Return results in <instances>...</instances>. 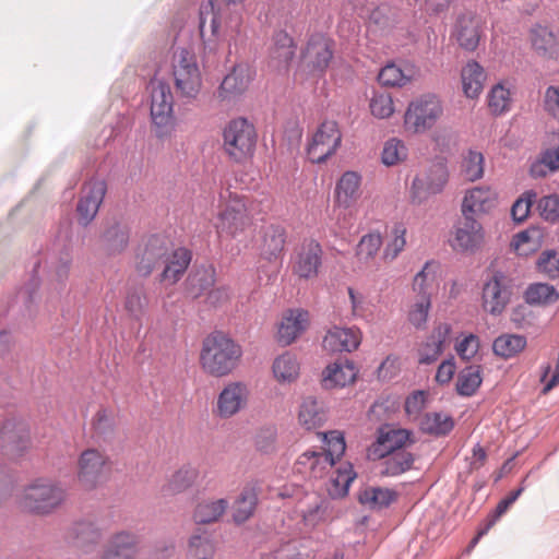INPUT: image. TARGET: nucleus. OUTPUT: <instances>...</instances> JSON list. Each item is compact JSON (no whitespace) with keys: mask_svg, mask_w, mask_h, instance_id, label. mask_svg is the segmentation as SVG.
Wrapping results in <instances>:
<instances>
[{"mask_svg":"<svg viewBox=\"0 0 559 559\" xmlns=\"http://www.w3.org/2000/svg\"><path fill=\"white\" fill-rule=\"evenodd\" d=\"M442 112L439 98L433 94L413 100L404 115V126L414 133H423L432 128Z\"/></svg>","mask_w":559,"mask_h":559,"instance_id":"7","label":"nucleus"},{"mask_svg":"<svg viewBox=\"0 0 559 559\" xmlns=\"http://www.w3.org/2000/svg\"><path fill=\"white\" fill-rule=\"evenodd\" d=\"M139 542L140 537L138 534L129 531H120L110 537L108 545L135 558L138 555Z\"/></svg>","mask_w":559,"mask_h":559,"instance_id":"50","label":"nucleus"},{"mask_svg":"<svg viewBox=\"0 0 559 559\" xmlns=\"http://www.w3.org/2000/svg\"><path fill=\"white\" fill-rule=\"evenodd\" d=\"M322 247L317 240L305 241L296 254L293 264L294 274L305 280L316 277L322 264Z\"/></svg>","mask_w":559,"mask_h":559,"instance_id":"19","label":"nucleus"},{"mask_svg":"<svg viewBox=\"0 0 559 559\" xmlns=\"http://www.w3.org/2000/svg\"><path fill=\"white\" fill-rule=\"evenodd\" d=\"M114 417L107 412V409L103 408L96 413L93 419V428L98 437L104 440L110 438L114 432Z\"/></svg>","mask_w":559,"mask_h":559,"instance_id":"61","label":"nucleus"},{"mask_svg":"<svg viewBox=\"0 0 559 559\" xmlns=\"http://www.w3.org/2000/svg\"><path fill=\"white\" fill-rule=\"evenodd\" d=\"M481 382V367L479 365L467 366L459 372L456 392L461 396L469 397L476 393Z\"/></svg>","mask_w":559,"mask_h":559,"instance_id":"43","label":"nucleus"},{"mask_svg":"<svg viewBox=\"0 0 559 559\" xmlns=\"http://www.w3.org/2000/svg\"><path fill=\"white\" fill-rule=\"evenodd\" d=\"M406 157V147L403 141L392 138L383 146L381 159L386 166H393Z\"/></svg>","mask_w":559,"mask_h":559,"instance_id":"57","label":"nucleus"},{"mask_svg":"<svg viewBox=\"0 0 559 559\" xmlns=\"http://www.w3.org/2000/svg\"><path fill=\"white\" fill-rule=\"evenodd\" d=\"M224 150L237 163L253 155L257 144L254 126L246 118H236L228 122L223 132Z\"/></svg>","mask_w":559,"mask_h":559,"instance_id":"4","label":"nucleus"},{"mask_svg":"<svg viewBox=\"0 0 559 559\" xmlns=\"http://www.w3.org/2000/svg\"><path fill=\"white\" fill-rule=\"evenodd\" d=\"M378 459L380 460L378 465L379 475L382 477H396L413 469L416 455L408 449H402Z\"/></svg>","mask_w":559,"mask_h":559,"instance_id":"28","label":"nucleus"},{"mask_svg":"<svg viewBox=\"0 0 559 559\" xmlns=\"http://www.w3.org/2000/svg\"><path fill=\"white\" fill-rule=\"evenodd\" d=\"M492 192L490 189L473 188L466 192L462 202V215L475 217L477 213L487 212L492 205Z\"/></svg>","mask_w":559,"mask_h":559,"instance_id":"37","label":"nucleus"},{"mask_svg":"<svg viewBox=\"0 0 559 559\" xmlns=\"http://www.w3.org/2000/svg\"><path fill=\"white\" fill-rule=\"evenodd\" d=\"M130 226L127 223L115 221L105 227L100 235V241L110 255L123 252L130 241Z\"/></svg>","mask_w":559,"mask_h":559,"instance_id":"29","label":"nucleus"},{"mask_svg":"<svg viewBox=\"0 0 559 559\" xmlns=\"http://www.w3.org/2000/svg\"><path fill=\"white\" fill-rule=\"evenodd\" d=\"M531 40L534 49L543 55L550 52L556 46V37L552 32L542 25H537L532 29Z\"/></svg>","mask_w":559,"mask_h":559,"instance_id":"55","label":"nucleus"},{"mask_svg":"<svg viewBox=\"0 0 559 559\" xmlns=\"http://www.w3.org/2000/svg\"><path fill=\"white\" fill-rule=\"evenodd\" d=\"M39 265V262L34 264L29 280L17 290L15 296L13 307H19L24 317L32 318L37 311L38 290L41 284L38 275Z\"/></svg>","mask_w":559,"mask_h":559,"instance_id":"26","label":"nucleus"},{"mask_svg":"<svg viewBox=\"0 0 559 559\" xmlns=\"http://www.w3.org/2000/svg\"><path fill=\"white\" fill-rule=\"evenodd\" d=\"M151 119L154 134L158 139L168 138L175 127L173 93L163 81H151Z\"/></svg>","mask_w":559,"mask_h":559,"instance_id":"5","label":"nucleus"},{"mask_svg":"<svg viewBox=\"0 0 559 559\" xmlns=\"http://www.w3.org/2000/svg\"><path fill=\"white\" fill-rule=\"evenodd\" d=\"M296 44L285 31L273 36V45L269 53V66L278 73H286L296 55Z\"/></svg>","mask_w":559,"mask_h":559,"instance_id":"20","label":"nucleus"},{"mask_svg":"<svg viewBox=\"0 0 559 559\" xmlns=\"http://www.w3.org/2000/svg\"><path fill=\"white\" fill-rule=\"evenodd\" d=\"M171 67L177 93L186 98H195L202 83L195 55L188 48L178 47L173 52Z\"/></svg>","mask_w":559,"mask_h":559,"instance_id":"3","label":"nucleus"},{"mask_svg":"<svg viewBox=\"0 0 559 559\" xmlns=\"http://www.w3.org/2000/svg\"><path fill=\"white\" fill-rule=\"evenodd\" d=\"M484 155L475 150H469L462 163V171L469 181H476L484 176Z\"/></svg>","mask_w":559,"mask_h":559,"instance_id":"51","label":"nucleus"},{"mask_svg":"<svg viewBox=\"0 0 559 559\" xmlns=\"http://www.w3.org/2000/svg\"><path fill=\"white\" fill-rule=\"evenodd\" d=\"M451 332V326L447 323L440 324L435 329L429 342H427L425 348L419 354L420 365H430L435 362L443 352V346Z\"/></svg>","mask_w":559,"mask_h":559,"instance_id":"38","label":"nucleus"},{"mask_svg":"<svg viewBox=\"0 0 559 559\" xmlns=\"http://www.w3.org/2000/svg\"><path fill=\"white\" fill-rule=\"evenodd\" d=\"M412 81V76L406 74L395 63L390 62L385 64L378 74V82L382 86L402 87Z\"/></svg>","mask_w":559,"mask_h":559,"instance_id":"48","label":"nucleus"},{"mask_svg":"<svg viewBox=\"0 0 559 559\" xmlns=\"http://www.w3.org/2000/svg\"><path fill=\"white\" fill-rule=\"evenodd\" d=\"M361 177L353 170L345 171L335 187V201L340 206L350 207L360 197Z\"/></svg>","mask_w":559,"mask_h":559,"instance_id":"32","label":"nucleus"},{"mask_svg":"<svg viewBox=\"0 0 559 559\" xmlns=\"http://www.w3.org/2000/svg\"><path fill=\"white\" fill-rule=\"evenodd\" d=\"M369 22L383 31L393 25L395 13L389 4L383 3L370 12Z\"/></svg>","mask_w":559,"mask_h":559,"instance_id":"59","label":"nucleus"},{"mask_svg":"<svg viewBox=\"0 0 559 559\" xmlns=\"http://www.w3.org/2000/svg\"><path fill=\"white\" fill-rule=\"evenodd\" d=\"M484 238L481 224L473 216L463 215L454 226L451 246L459 252H475Z\"/></svg>","mask_w":559,"mask_h":559,"instance_id":"18","label":"nucleus"},{"mask_svg":"<svg viewBox=\"0 0 559 559\" xmlns=\"http://www.w3.org/2000/svg\"><path fill=\"white\" fill-rule=\"evenodd\" d=\"M360 341L358 329L333 326L326 332L322 345L325 350L331 353H350L358 348Z\"/></svg>","mask_w":559,"mask_h":559,"instance_id":"24","label":"nucleus"},{"mask_svg":"<svg viewBox=\"0 0 559 559\" xmlns=\"http://www.w3.org/2000/svg\"><path fill=\"white\" fill-rule=\"evenodd\" d=\"M415 442L411 430L385 425L378 428L377 438L370 451L374 457H380L402 449H408Z\"/></svg>","mask_w":559,"mask_h":559,"instance_id":"16","label":"nucleus"},{"mask_svg":"<svg viewBox=\"0 0 559 559\" xmlns=\"http://www.w3.org/2000/svg\"><path fill=\"white\" fill-rule=\"evenodd\" d=\"M192 259L191 251L186 248L173 249L169 246V255L167 261L162 265L163 271L158 275L159 283L166 285L176 284L183 273L187 271Z\"/></svg>","mask_w":559,"mask_h":559,"instance_id":"25","label":"nucleus"},{"mask_svg":"<svg viewBox=\"0 0 559 559\" xmlns=\"http://www.w3.org/2000/svg\"><path fill=\"white\" fill-rule=\"evenodd\" d=\"M254 76V71L245 63H238L233 67L229 73L223 79L216 97L221 102H231L238 99L246 93Z\"/></svg>","mask_w":559,"mask_h":559,"instance_id":"17","label":"nucleus"},{"mask_svg":"<svg viewBox=\"0 0 559 559\" xmlns=\"http://www.w3.org/2000/svg\"><path fill=\"white\" fill-rule=\"evenodd\" d=\"M215 545L209 536L193 535L189 539L191 559H213Z\"/></svg>","mask_w":559,"mask_h":559,"instance_id":"54","label":"nucleus"},{"mask_svg":"<svg viewBox=\"0 0 559 559\" xmlns=\"http://www.w3.org/2000/svg\"><path fill=\"white\" fill-rule=\"evenodd\" d=\"M107 193V182L100 178H92L84 183L76 204L78 222L88 226L96 217Z\"/></svg>","mask_w":559,"mask_h":559,"instance_id":"14","label":"nucleus"},{"mask_svg":"<svg viewBox=\"0 0 559 559\" xmlns=\"http://www.w3.org/2000/svg\"><path fill=\"white\" fill-rule=\"evenodd\" d=\"M382 245L381 235L378 233H370L365 235L358 246H357V254L365 260L373 258L379 251Z\"/></svg>","mask_w":559,"mask_h":559,"instance_id":"60","label":"nucleus"},{"mask_svg":"<svg viewBox=\"0 0 559 559\" xmlns=\"http://www.w3.org/2000/svg\"><path fill=\"white\" fill-rule=\"evenodd\" d=\"M273 373L281 381H292L299 373V364L293 355L283 354L274 360Z\"/></svg>","mask_w":559,"mask_h":559,"instance_id":"47","label":"nucleus"},{"mask_svg":"<svg viewBox=\"0 0 559 559\" xmlns=\"http://www.w3.org/2000/svg\"><path fill=\"white\" fill-rule=\"evenodd\" d=\"M66 497L67 489L60 481L39 477L23 488L17 503L24 512L48 515L64 502Z\"/></svg>","mask_w":559,"mask_h":559,"instance_id":"2","label":"nucleus"},{"mask_svg":"<svg viewBox=\"0 0 559 559\" xmlns=\"http://www.w3.org/2000/svg\"><path fill=\"white\" fill-rule=\"evenodd\" d=\"M247 399V386L240 382L226 385L217 399V412L221 417H230L240 411Z\"/></svg>","mask_w":559,"mask_h":559,"instance_id":"30","label":"nucleus"},{"mask_svg":"<svg viewBox=\"0 0 559 559\" xmlns=\"http://www.w3.org/2000/svg\"><path fill=\"white\" fill-rule=\"evenodd\" d=\"M524 298L531 306H547L559 300V293L552 285L534 283L526 288Z\"/></svg>","mask_w":559,"mask_h":559,"instance_id":"45","label":"nucleus"},{"mask_svg":"<svg viewBox=\"0 0 559 559\" xmlns=\"http://www.w3.org/2000/svg\"><path fill=\"white\" fill-rule=\"evenodd\" d=\"M215 283V270L212 266L202 265L193 270L187 281L188 295L195 299L213 287Z\"/></svg>","mask_w":559,"mask_h":559,"instance_id":"36","label":"nucleus"},{"mask_svg":"<svg viewBox=\"0 0 559 559\" xmlns=\"http://www.w3.org/2000/svg\"><path fill=\"white\" fill-rule=\"evenodd\" d=\"M109 471L108 457L98 450L87 449L80 455L78 478L85 489H95L105 481Z\"/></svg>","mask_w":559,"mask_h":559,"instance_id":"15","label":"nucleus"},{"mask_svg":"<svg viewBox=\"0 0 559 559\" xmlns=\"http://www.w3.org/2000/svg\"><path fill=\"white\" fill-rule=\"evenodd\" d=\"M454 36L459 45L467 50L474 51L480 40V20L473 12H464L456 19Z\"/></svg>","mask_w":559,"mask_h":559,"instance_id":"23","label":"nucleus"},{"mask_svg":"<svg viewBox=\"0 0 559 559\" xmlns=\"http://www.w3.org/2000/svg\"><path fill=\"white\" fill-rule=\"evenodd\" d=\"M29 448L28 424L22 418H7L0 427V451L13 460H19Z\"/></svg>","mask_w":559,"mask_h":559,"instance_id":"8","label":"nucleus"},{"mask_svg":"<svg viewBox=\"0 0 559 559\" xmlns=\"http://www.w3.org/2000/svg\"><path fill=\"white\" fill-rule=\"evenodd\" d=\"M324 441L328 444V449L324 451H306L299 455L297 460L298 465L308 467L312 472H322L328 466L332 467L336 460H338L345 452L346 443L344 437L334 431L324 433Z\"/></svg>","mask_w":559,"mask_h":559,"instance_id":"12","label":"nucleus"},{"mask_svg":"<svg viewBox=\"0 0 559 559\" xmlns=\"http://www.w3.org/2000/svg\"><path fill=\"white\" fill-rule=\"evenodd\" d=\"M357 370L352 360L344 358L328 365L322 372V385L325 389L344 388L355 381Z\"/></svg>","mask_w":559,"mask_h":559,"instance_id":"27","label":"nucleus"},{"mask_svg":"<svg viewBox=\"0 0 559 559\" xmlns=\"http://www.w3.org/2000/svg\"><path fill=\"white\" fill-rule=\"evenodd\" d=\"M286 242V231L281 225H270L263 230L262 255L272 261L277 258L284 250Z\"/></svg>","mask_w":559,"mask_h":559,"instance_id":"39","label":"nucleus"},{"mask_svg":"<svg viewBox=\"0 0 559 559\" xmlns=\"http://www.w3.org/2000/svg\"><path fill=\"white\" fill-rule=\"evenodd\" d=\"M513 295V280L502 271H495L481 293L483 307L492 316H500Z\"/></svg>","mask_w":559,"mask_h":559,"instance_id":"9","label":"nucleus"},{"mask_svg":"<svg viewBox=\"0 0 559 559\" xmlns=\"http://www.w3.org/2000/svg\"><path fill=\"white\" fill-rule=\"evenodd\" d=\"M197 477L198 469L191 465H185L171 476L167 490L171 493L182 492L192 486Z\"/></svg>","mask_w":559,"mask_h":559,"instance_id":"49","label":"nucleus"},{"mask_svg":"<svg viewBox=\"0 0 559 559\" xmlns=\"http://www.w3.org/2000/svg\"><path fill=\"white\" fill-rule=\"evenodd\" d=\"M430 305V298L425 297L413 306L408 313V320L415 328L419 329L426 324Z\"/></svg>","mask_w":559,"mask_h":559,"instance_id":"64","label":"nucleus"},{"mask_svg":"<svg viewBox=\"0 0 559 559\" xmlns=\"http://www.w3.org/2000/svg\"><path fill=\"white\" fill-rule=\"evenodd\" d=\"M371 114L380 119L389 118L394 112L393 99L388 93L374 92L370 99Z\"/></svg>","mask_w":559,"mask_h":559,"instance_id":"58","label":"nucleus"},{"mask_svg":"<svg viewBox=\"0 0 559 559\" xmlns=\"http://www.w3.org/2000/svg\"><path fill=\"white\" fill-rule=\"evenodd\" d=\"M526 337L520 334H502L495 338L492 352L504 359L512 358L526 346Z\"/></svg>","mask_w":559,"mask_h":559,"instance_id":"42","label":"nucleus"},{"mask_svg":"<svg viewBox=\"0 0 559 559\" xmlns=\"http://www.w3.org/2000/svg\"><path fill=\"white\" fill-rule=\"evenodd\" d=\"M449 180L448 167L443 162L432 163L418 174L412 182V202L420 204L430 195L441 193Z\"/></svg>","mask_w":559,"mask_h":559,"instance_id":"10","label":"nucleus"},{"mask_svg":"<svg viewBox=\"0 0 559 559\" xmlns=\"http://www.w3.org/2000/svg\"><path fill=\"white\" fill-rule=\"evenodd\" d=\"M299 423L307 429H316L321 427L325 420V415L317 401L308 396L302 401L299 411Z\"/></svg>","mask_w":559,"mask_h":559,"instance_id":"46","label":"nucleus"},{"mask_svg":"<svg viewBox=\"0 0 559 559\" xmlns=\"http://www.w3.org/2000/svg\"><path fill=\"white\" fill-rule=\"evenodd\" d=\"M100 538L99 528L91 521L75 522L72 525V547L81 548L84 552L94 549Z\"/></svg>","mask_w":559,"mask_h":559,"instance_id":"35","label":"nucleus"},{"mask_svg":"<svg viewBox=\"0 0 559 559\" xmlns=\"http://www.w3.org/2000/svg\"><path fill=\"white\" fill-rule=\"evenodd\" d=\"M538 210L547 222H559V195L550 194L542 198L538 201Z\"/></svg>","mask_w":559,"mask_h":559,"instance_id":"63","label":"nucleus"},{"mask_svg":"<svg viewBox=\"0 0 559 559\" xmlns=\"http://www.w3.org/2000/svg\"><path fill=\"white\" fill-rule=\"evenodd\" d=\"M309 324V313L304 309H288L284 312L277 330V342L288 346L296 341Z\"/></svg>","mask_w":559,"mask_h":559,"instance_id":"22","label":"nucleus"},{"mask_svg":"<svg viewBox=\"0 0 559 559\" xmlns=\"http://www.w3.org/2000/svg\"><path fill=\"white\" fill-rule=\"evenodd\" d=\"M510 91L502 84L495 85L488 95V106L495 116H500L510 108Z\"/></svg>","mask_w":559,"mask_h":559,"instance_id":"53","label":"nucleus"},{"mask_svg":"<svg viewBox=\"0 0 559 559\" xmlns=\"http://www.w3.org/2000/svg\"><path fill=\"white\" fill-rule=\"evenodd\" d=\"M221 25L219 14L215 9L214 0H203L199 9V32L204 46L212 49Z\"/></svg>","mask_w":559,"mask_h":559,"instance_id":"31","label":"nucleus"},{"mask_svg":"<svg viewBox=\"0 0 559 559\" xmlns=\"http://www.w3.org/2000/svg\"><path fill=\"white\" fill-rule=\"evenodd\" d=\"M536 266L546 277L559 278V253L554 249L543 251L537 259Z\"/></svg>","mask_w":559,"mask_h":559,"instance_id":"56","label":"nucleus"},{"mask_svg":"<svg viewBox=\"0 0 559 559\" xmlns=\"http://www.w3.org/2000/svg\"><path fill=\"white\" fill-rule=\"evenodd\" d=\"M397 497L396 490L378 486H367L360 489L357 496L360 504L373 511L390 507Z\"/></svg>","mask_w":559,"mask_h":559,"instance_id":"33","label":"nucleus"},{"mask_svg":"<svg viewBox=\"0 0 559 559\" xmlns=\"http://www.w3.org/2000/svg\"><path fill=\"white\" fill-rule=\"evenodd\" d=\"M454 428V420L450 415L443 413H427L421 421L420 429L428 435L436 437L447 436Z\"/></svg>","mask_w":559,"mask_h":559,"instance_id":"44","label":"nucleus"},{"mask_svg":"<svg viewBox=\"0 0 559 559\" xmlns=\"http://www.w3.org/2000/svg\"><path fill=\"white\" fill-rule=\"evenodd\" d=\"M258 503V495L255 488L246 486L235 501L233 520L236 524H242L248 521L254 513Z\"/></svg>","mask_w":559,"mask_h":559,"instance_id":"41","label":"nucleus"},{"mask_svg":"<svg viewBox=\"0 0 559 559\" xmlns=\"http://www.w3.org/2000/svg\"><path fill=\"white\" fill-rule=\"evenodd\" d=\"M462 87L466 97H478L483 92L486 73L475 60L468 61L461 72Z\"/></svg>","mask_w":559,"mask_h":559,"instance_id":"34","label":"nucleus"},{"mask_svg":"<svg viewBox=\"0 0 559 559\" xmlns=\"http://www.w3.org/2000/svg\"><path fill=\"white\" fill-rule=\"evenodd\" d=\"M242 349L222 332H213L202 343L200 362L203 370L213 377H224L238 365Z\"/></svg>","mask_w":559,"mask_h":559,"instance_id":"1","label":"nucleus"},{"mask_svg":"<svg viewBox=\"0 0 559 559\" xmlns=\"http://www.w3.org/2000/svg\"><path fill=\"white\" fill-rule=\"evenodd\" d=\"M228 506V500L225 498L199 502L193 512V520L197 524L217 522Z\"/></svg>","mask_w":559,"mask_h":559,"instance_id":"40","label":"nucleus"},{"mask_svg":"<svg viewBox=\"0 0 559 559\" xmlns=\"http://www.w3.org/2000/svg\"><path fill=\"white\" fill-rule=\"evenodd\" d=\"M170 241L163 235H150L141 240L134 251V269L140 276L147 277L162 267L169 255Z\"/></svg>","mask_w":559,"mask_h":559,"instance_id":"6","label":"nucleus"},{"mask_svg":"<svg viewBox=\"0 0 559 559\" xmlns=\"http://www.w3.org/2000/svg\"><path fill=\"white\" fill-rule=\"evenodd\" d=\"M341 140L342 134L335 121L322 122L307 146L308 159L313 164L324 163L336 152Z\"/></svg>","mask_w":559,"mask_h":559,"instance_id":"11","label":"nucleus"},{"mask_svg":"<svg viewBox=\"0 0 559 559\" xmlns=\"http://www.w3.org/2000/svg\"><path fill=\"white\" fill-rule=\"evenodd\" d=\"M392 234L393 239L386 245L384 249V258L391 260L395 259L406 245V228L403 224H395L392 229Z\"/></svg>","mask_w":559,"mask_h":559,"instance_id":"62","label":"nucleus"},{"mask_svg":"<svg viewBox=\"0 0 559 559\" xmlns=\"http://www.w3.org/2000/svg\"><path fill=\"white\" fill-rule=\"evenodd\" d=\"M332 39L323 34H312L301 51V62L310 73L324 74L333 59Z\"/></svg>","mask_w":559,"mask_h":559,"instance_id":"13","label":"nucleus"},{"mask_svg":"<svg viewBox=\"0 0 559 559\" xmlns=\"http://www.w3.org/2000/svg\"><path fill=\"white\" fill-rule=\"evenodd\" d=\"M248 224L247 209L240 199L231 200L218 214L217 234L235 237Z\"/></svg>","mask_w":559,"mask_h":559,"instance_id":"21","label":"nucleus"},{"mask_svg":"<svg viewBox=\"0 0 559 559\" xmlns=\"http://www.w3.org/2000/svg\"><path fill=\"white\" fill-rule=\"evenodd\" d=\"M357 474L349 462L343 463L335 472V476L331 478L333 491L337 496H345L348 492L352 481Z\"/></svg>","mask_w":559,"mask_h":559,"instance_id":"52","label":"nucleus"}]
</instances>
